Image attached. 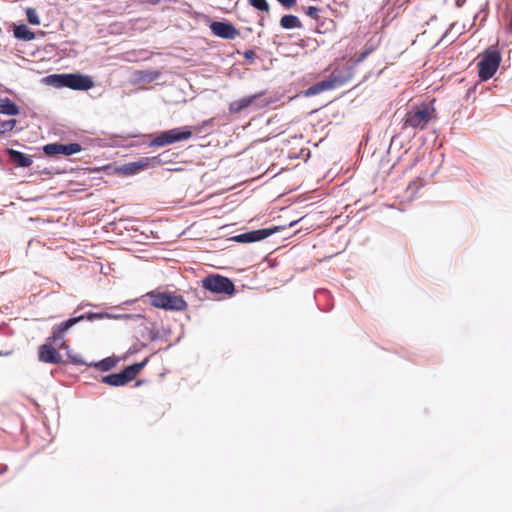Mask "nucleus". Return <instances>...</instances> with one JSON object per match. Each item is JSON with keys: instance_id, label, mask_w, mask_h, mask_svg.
<instances>
[{"instance_id": "f257e3e1", "label": "nucleus", "mask_w": 512, "mask_h": 512, "mask_svg": "<svg viewBox=\"0 0 512 512\" xmlns=\"http://www.w3.org/2000/svg\"><path fill=\"white\" fill-rule=\"evenodd\" d=\"M96 314L80 315L78 317L70 318L58 325L52 327L51 336L46 340L45 344H42L38 350V358L43 363L60 364L62 356L58 352V349H67L68 345L64 339L65 333L84 319L92 320L96 318Z\"/></svg>"}, {"instance_id": "f03ea898", "label": "nucleus", "mask_w": 512, "mask_h": 512, "mask_svg": "<svg viewBox=\"0 0 512 512\" xmlns=\"http://www.w3.org/2000/svg\"><path fill=\"white\" fill-rule=\"evenodd\" d=\"M145 297L150 300V304L158 309L171 311H184L188 304L181 295H176L169 291L153 290L148 292Z\"/></svg>"}, {"instance_id": "7ed1b4c3", "label": "nucleus", "mask_w": 512, "mask_h": 512, "mask_svg": "<svg viewBox=\"0 0 512 512\" xmlns=\"http://www.w3.org/2000/svg\"><path fill=\"white\" fill-rule=\"evenodd\" d=\"M501 62L500 52L494 48L486 49L478 62V76L482 81H487L494 76Z\"/></svg>"}, {"instance_id": "20e7f679", "label": "nucleus", "mask_w": 512, "mask_h": 512, "mask_svg": "<svg viewBox=\"0 0 512 512\" xmlns=\"http://www.w3.org/2000/svg\"><path fill=\"white\" fill-rule=\"evenodd\" d=\"M149 358L134 363L124 368L120 373H113L102 378V382L110 386H124L134 380L141 370L147 365Z\"/></svg>"}, {"instance_id": "39448f33", "label": "nucleus", "mask_w": 512, "mask_h": 512, "mask_svg": "<svg viewBox=\"0 0 512 512\" xmlns=\"http://www.w3.org/2000/svg\"><path fill=\"white\" fill-rule=\"evenodd\" d=\"M194 130L198 131L199 129H195L191 126H185L182 128L163 131L150 142V146L161 147L188 140L192 137Z\"/></svg>"}, {"instance_id": "423d86ee", "label": "nucleus", "mask_w": 512, "mask_h": 512, "mask_svg": "<svg viewBox=\"0 0 512 512\" xmlns=\"http://www.w3.org/2000/svg\"><path fill=\"white\" fill-rule=\"evenodd\" d=\"M351 78L352 73L350 72V69H347V71L344 74L337 70H334L327 79L317 82L316 84L311 86L308 89L307 93L309 95H316L323 91L341 87L345 83H347Z\"/></svg>"}, {"instance_id": "0eeeda50", "label": "nucleus", "mask_w": 512, "mask_h": 512, "mask_svg": "<svg viewBox=\"0 0 512 512\" xmlns=\"http://www.w3.org/2000/svg\"><path fill=\"white\" fill-rule=\"evenodd\" d=\"M60 87H68L73 90H89L94 86L90 76L81 74H58L51 76Z\"/></svg>"}, {"instance_id": "6e6552de", "label": "nucleus", "mask_w": 512, "mask_h": 512, "mask_svg": "<svg viewBox=\"0 0 512 512\" xmlns=\"http://www.w3.org/2000/svg\"><path fill=\"white\" fill-rule=\"evenodd\" d=\"M202 287L214 294L232 295L235 291L233 282L221 275H211L201 281Z\"/></svg>"}, {"instance_id": "1a4fd4ad", "label": "nucleus", "mask_w": 512, "mask_h": 512, "mask_svg": "<svg viewBox=\"0 0 512 512\" xmlns=\"http://www.w3.org/2000/svg\"><path fill=\"white\" fill-rule=\"evenodd\" d=\"M431 119V110L423 105L410 110L404 119L403 128L424 129Z\"/></svg>"}, {"instance_id": "9d476101", "label": "nucleus", "mask_w": 512, "mask_h": 512, "mask_svg": "<svg viewBox=\"0 0 512 512\" xmlns=\"http://www.w3.org/2000/svg\"><path fill=\"white\" fill-rule=\"evenodd\" d=\"M278 231L279 227L277 226L272 228H263L236 235L232 237V240L238 243H252L264 240Z\"/></svg>"}, {"instance_id": "9b49d317", "label": "nucleus", "mask_w": 512, "mask_h": 512, "mask_svg": "<svg viewBox=\"0 0 512 512\" xmlns=\"http://www.w3.org/2000/svg\"><path fill=\"white\" fill-rule=\"evenodd\" d=\"M82 150V147L78 143L60 144L51 143L44 146L43 151L47 156L55 155H66L70 156L76 154Z\"/></svg>"}, {"instance_id": "f8f14e48", "label": "nucleus", "mask_w": 512, "mask_h": 512, "mask_svg": "<svg viewBox=\"0 0 512 512\" xmlns=\"http://www.w3.org/2000/svg\"><path fill=\"white\" fill-rule=\"evenodd\" d=\"M212 33L224 39H234L239 35V31L230 23L212 22L210 24Z\"/></svg>"}, {"instance_id": "ddd939ff", "label": "nucleus", "mask_w": 512, "mask_h": 512, "mask_svg": "<svg viewBox=\"0 0 512 512\" xmlns=\"http://www.w3.org/2000/svg\"><path fill=\"white\" fill-rule=\"evenodd\" d=\"M160 162L161 161L158 159V157L142 158V159H140L138 161L126 164L124 166V170L128 174H135V173H137V172H139L141 170L146 169L149 166L158 165V164H160Z\"/></svg>"}, {"instance_id": "4468645a", "label": "nucleus", "mask_w": 512, "mask_h": 512, "mask_svg": "<svg viewBox=\"0 0 512 512\" xmlns=\"http://www.w3.org/2000/svg\"><path fill=\"white\" fill-rule=\"evenodd\" d=\"M7 153L13 163L18 167H29L32 164V158L20 151L7 149Z\"/></svg>"}, {"instance_id": "2eb2a0df", "label": "nucleus", "mask_w": 512, "mask_h": 512, "mask_svg": "<svg viewBox=\"0 0 512 512\" xmlns=\"http://www.w3.org/2000/svg\"><path fill=\"white\" fill-rule=\"evenodd\" d=\"M259 96L260 95L255 94V95H251V96L244 97L242 99L233 101L232 103H230L229 111L231 113H239L240 111L251 106Z\"/></svg>"}, {"instance_id": "dca6fc26", "label": "nucleus", "mask_w": 512, "mask_h": 512, "mask_svg": "<svg viewBox=\"0 0 512 512\" xmlns=\"http://www.w3.org/2000/svg\"><path fill=\"white\" fill-rule=\"evenodd\" d=\"M20 108L10 99L5 98L0 100V114L14 116L18 115Z\"/></svg>"}, {"instance_id": "f3484780", "label": "nucleus", "mask_w": 512, "mask_h": 512, "mask_svg": "<svg viewBox=\"0 0 512 512\" xmlns=\"http://www.w3.org/2000/svg\"><path fill=\"white\" fill-rule=\"evenodd\" d=\"M280 26L284 29L301 28L302 22L297 16L289 14L281 17Z\"/></svg>"}, {"instance_id": "a211bd4d", "label": "nucleus", "mask_w": 512, "mask_h": 512, "mask_svg": "<svg viewBox=\"0 0 512 512\" xmlns=\"http://www.w3.org/2000/svg\"><path fill=\"white\" fill-rule=\"evenodd\" d=\"M14 35L18 39L22 40H32L35 35L32 31L28 29L26 25H19L14 29Z\"/></svg>"}, {"instance_id": "6ab92c4d", "label": "nucleus", "mask_w": 512, "mask_h": 512, "mask_svg": "<svg viewBox=\"0 0 512 512\" xmlns=\"http://www.w3.org/2000/svg\"><path fill=\"white\" fill-rule=\"evenodd\" d=\"M117 364V359L113 357H107L99 362L93 364L94 367L99 369L100 371H109L114 368Z\"/></svg>"}, {"instance_id": "aec40b11", "label": "nucleus", "mask_w": 512, "mask_h": 512, "mask_svg": "<svg viewBox=\"0 0 512 512\" xmlns=\"http://www.w3.org/2000/svg\"><path fill=\"white\" fill-rule=\"evenodd\" d=\"M17 124V121L15 119H7V120H3L1 117H0V136H2L3 134L7 133V132H11L15 126Z\"/></svg>"}, {"instance_id": "412c9836", "label": "nucleus", "mask_w": 512, "mask_h": 512, "mask_svg": "<svg viewBox=\"0 0 512 512\" xmlns=\"http://www.w3.org/2000/svg\"><path fill=\"white\" fill-rule=\"evenodd\" d=\"M374 50L375 46L373 44L366 43L362 48L361 52L358 54L357 58L355 59V63H360L364 61L368 55L374 52Z\"/></svg>"}, {"instance_id": "4be33fe9", "label": "nucleus", "mask_w": 512, "mask_h": 512, "mask_svg": "<svg viewBox=\"0 0 512 512\" xmlns=\"http://www.w3.org/2000/svg\"><path fill=\"white\" fill-rule=\"evenodd\" d=\"M248 3L257 10L267 13L270 11V6L266 0H248Z\"/></svg>"}, {"instance_id": "5701e85b", "label": "nucleus", "mask_w": 512, "mask_h": 512, "mask_svg": "<svg viewBox=\"0 0 512 512\" xmlns=\"http://www.w3.org/2000/svg\"><path fill=\"white\" fill-rule=\"evenodd\" d=\"M26 16H27V20L30 24H32V25L40 24L39 16L34 8H28L26 10Z\"/></svg>"}, {"instance_id": "b1692460", "label": "nucleus", "mask_w": 512, "mask_h": 512, "mask_svg": "<svg viewBox=\"0 0 512 512\" xmlns=\"http://www.w3.org/2000/svg\"><path fill=\"white\" fill-rule=\"evenodd\" d=\"M319 8L315 6H309L306 10L307 16H309L312 19H318L319 17Z\"/></svg>"}, {"instance_id": "393cba45", "label": "nucleus", "mask_w": 512, "mask_h": 512, "mask_svg": "<svg viewBox=\"0 0 512 512\" xmlns=\"http://www.w3.org/2000/svg\"><path fill=\"white\" fill-rule=\"evenodd\" d=\"M283 7L292 8L296 5V0H277Z\"/></svg>"}, {"instance_id": "a878e982", "label": "nucleus", "mask_w": 512, "mask_h": 512, "mask_svg": "<svg viewBox=\"0 0 512 512\" xmlns=\"http://www.w3.org/2000/svg\"><path fill=\"white\" fill-rule=\"evenodd\" d=\"M244 57L247 59V60H254L256 58V53L255 51L253 50H246L244 52Z\"/></svg>"}, {"instance_id": "bb28decb", "label": "nucleus", "mask_w": 512, "mask_h": 512, "mask_svg": "<svg viewBox=\"0 0 512 512\" xmlns=\"http://www.w3.org/2000/svg\"><path fill=\"white\" fill-rule=\"evenodd\" d=\"M466 0H456L455 4L457 7H462Z\"/></svg>"}, {"instance_id": "cd10ccee", "label": "nucleus", "mask_w": 512, "mask_h": 512, "mask_svg": "<svg viewBox=\"0 0 512 512\" xmlns=\"http://www.w3.org/2000/svg\"><path fill=\"white\" fill-rule=\"evenodd\" d=\"M421 185V183L417 184L416 182H413L409 184L408 188H412L413 186H415V189L417 190Z\"/></svg>"}]
</instances>
